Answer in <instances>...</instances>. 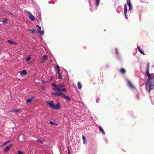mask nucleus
Listing matches in <instances>:
<instances>
[{
    "label": "nucleus",
    "mask_w": 154,
    "mask_h": 154,
    "mask_svg": "<svg viewBox=\"0 0 154 154\" xmlns=\"http://www.w3.org/2000/svg\"><path fill=\"white\" fill-rule=\"evenodd\" d=\"M137 98L138 99H139V96H138V95H137Z\"/></svg>",
    "instance_id": "c03bdc74"
},
{
    "label": "nucleus",
    "mask_w": 154,
    "mask_h": 154,
    "mask_svg": "<svg viewBox=\"0 0 154 154\" xmlns=\"http://www.w3.org/2000/svg\"><path fill=\"white\" fill-rule=\"evenodd\" d=\"M60 108V104L59 103H57L55 106H54L53 109L55 110H57L59 109Z\"/></svg>",
    "instance_id": "1a4fd4ad"
},
{
    "label": "nucleus",
    "mask_w": 154,
    "mask_h": 154,
    "mask_svg": "<svg viewBox=\"0 0 154 154\" xmlns=\"http://www.w3.org/2000/svg\"><path fill=\"white\" fill-rule=\"evenodd\" d=\"M20 110V109H13L11 112H14V113H16L17 112H18Z\"/></svg>",
    "instance_id": "5701e85b"
},
{
    "label": "nucleus",
    "mask_w": 154,
    "mask_h": 154,
    "mask_svg": "<svg viewBox=\"0 0 154 154\" xmlns=\"http://www.w3.org/2000/svg\"><path fill=\"white\" fill-rule=\"evenodd\" d=\"M7 21H8L7 19L6 18H5L3 20L2 22L4 23H5L7 22Z\"/></svg>",
    "instance_id": "a878e982"
},
{
    "label": "nucleus",
    "mask_w": 154,
    "mask_h": 154,
    "mask_svg": "<svg viewBox=\"0 0 154 154\" xmlns=\"http://www.w3.org/2000/svg\"><path fill=\"white\" fill-rule=\"evenodd\" d=\"M27 73V71L25 70H22L20 72V74L21 75L23 76L26 75Z\"/></svg>",
    "instance_id": "0eeeda50"
},
{
    "label": "nucleus",
    "mask_w": 154,
    "mask_h": 154,
    "mask_svg": "<svg viewBox=\"0 0 154 154\" xmlns=\"http://www.w3.org/2000/svg\"><path fill=\"white\" fill-rule=\"evenodd\" d=\"M96 101L97 102V103H98V102L99 101V100L98 99H97L96 100Z\"/></svg>",
    "instance_id": "79ce46f5"
},
{
    "label": "nucleus",
    "mask_w": 154,
    "mask_h": 154,
    "mask_svg": "<svg viewBox=\"0 0 154 154\" xmlns=\"http://www.w3.org/2000/svg\"><path fill=\"white\" fill-rule=\"evenodd\" d=\"M24 13L27 16L31 14V13H30L29 11H28L27 10H25L24 11Z\"/></svg>",
    "instance_id": "412c9836"
},
{
    "label": "nucleus",
    "mask_w": 154,
    "mask_h": 154,
    "mask_svg": "<svg viewBox=\"0 0 154 154\" xmlns=\"http://www.w3.org/2000/svg\"><path fill=\"white\" fill-rule=\"evenodd\" d=\"M127 81L128 82V85L129 86V87L132 89H135L134 87V86L131 84V83L130 81H129V80L128 79H127Z\"/></svg>",
    "instance_id": "39448f33"
},
{
    "label": "nucleus",
    "mask_w": 154,
    "mask_h": 154,
    "mask_svg": "<svg viewBox=\"0 0 154 154\" xmlns=\"http://www.w3.org/2000/svg\"><path fill=\"white\" fill-rule=\"evenodd\" d=\"M47 57H48V56L47 55H44V56H42V57L41 59V60H40L41 61L42 63L44 62V61H45V60L47 59Z\"/></svg>",
    "instance_id": "6e6552de"
},
{
    "label": "nucleus",
    "mask_w": 154,
    "mask_h": 154,
    "mask_svg": "<svg viewBox=\"0 0 154 154\" xmlns=\"http://www.w3.org/2000/svg\"><path fill=\"white\" fill-rule=\"evenodd\" d=\"M52 94L55 96H57V92L52 93Z\"/></svg>",
    "instance_id": "cd10ccee"
},
{
    "label": "nucleus",
    "mask_w": 154,
    "mask_h": 154,
    "mask_svg": "<svg viewBox=\"0 0 154 154\" xmlns=\"http://www.w3.org/2000/svg\"><path fill=\"white\" fill-rule=\"evenodd\" d=\"M49 123L51 125H54L55 124L52 121H50L49 122Z\"/></svg>",
    "instance_id": "f704fd0d"
},
{
    "label": "nucleus",
    "mask_w": 154,
    "mask_h": 154,
    "mask_svg": "<svg viewBox=\"0 0 154 154\" xmlns=\"http://www.w3.org/2000/svg\"><path fill=\"white\" fill-rule=\"evenodd\" d=\"M34 98V97H32L31 98H28L26 100V103H30L32 101L33 99Z\"/></svg>",
    "instance_id": "9d476101"
},
{
    "label": "nucleus",
    "mask_w": 154,
    "mask_h": 154,
    "mask_svg": "<svg viewBox=\"0 0 154 154\" xmlns=\"http://www.w3.org/2000/svg\"><path fill=\"white\" fill-rule=\"evenodd\" d=\"M57 71L58 74V75L60 74V69H59V70H57Z\"/></svg>",
    "instance_id": "4c0bfd02"
},
{
    "label": "nucleus",
    "mask_w": 154,
    "mask_h": 154,
    "mask_svg": "<svg viewBox=\"0 0 154 154\" xmlns=\"http://www.w3.org/2000/svg\"><path fill=\"white\" fill-rule=\"evenodd\" d=\"M54 78V77L53 76H51V78L50 79V80L49 81V82L52 79Z\"/></svg>",
    "instance_id": "58836bf2"
},
{
    "label": "nucleus",
    "mask_w": 154,
    "mask_h": 154,
    "mask_svg": "<svg viewBox=\"0 0 154 154\" xmlns=\"http://www.w3.org/2000/svg\"><path fill=\"white\" fill-rule=\"evenodd\" d=\"M124 12V14H125V16H127V12H126V13H125V12Z\"/></svg>",
    "instance_id": "a19ab883"
},
{
    "label": "nucleus",
    "mask_w": 154,
    "mask_h": 154,
    "mask_svg": "<svg viewBox=\"0 0 154 154\" xmlns=\"http://www.w3.org/2000/svg\"><path fill=\"white\" fill-rule=\"evenodd\" d=\"M38 33H40V35H42L44 34V32L43 31H40V32H39Z\"/></svg>",
    "instance_id": "c756f323"
},
{
    "label": "nucleus",
    "mask_w": 154,
    "mask_h": 154,
    "mask_svg": "<svg viewBox=\"0 0 154 154\" xmlns=\"http://www.w3.org/2000/svg\"><path fill=\"white\" fill-rule=\"evenodd\" d=\"M137 49L139 51V52L143 55H145L144 53V51L143 50H141L140 48L137 45Z\"/></svg>",
    "instance_id": "4468645a"
},
{
    "label": "nucleus",
    "mask_w": 154,
    "mask_h": 154,
    "mask_svg": "<svg viewBox=\"0 0 154 154\" xmlns=\"http://www.w3.org/2000/svg\"><path fill=\"white\" fill-rule=\"evenodd\" d=\"M99 128L100 130V132L102 133V134H105V132L104 131L103 129V128L101 126H99Z\"/></svg>",
    "instance_id": "9b49d317"
},
{
    "label": "nucleus",
    "mask_w": 154,
    "mask_h": 154,
    "mask_svg": "<svg viewBox=\"0 0 154 154\" xmlns=\"http://www.w3.org/2000/svg\"><path fill=\"white\" fill-rule=\"evenodd\" d=\"M31 59V57L30 56H29L27 57L26 59V60L27 61H29Z\"/></svg>",
    "instance_id": "c85d7f7f"
},
{
    "label": "nucleus",
    "mask_w": 154,
    "mask_h": 154,
    "mask_svg": "<svg viewBox=\"0 0 154 154\" xmlns=\"http://www.w3.org/2000/svg\"><path fill=\"white\" fill-rule=\"evenodd\" d=\"M58 78H59V79H62V75H60V74L58 75Z\"/></svg>",
    "instance_id": "2f4dec72"
},
{
    "label": "nucleus",
    "mask_w": 154,
    "mask_h": 154,
    "mask_svg": "<svg viewBox=\"0 0 154 154\" xmlns=\"http://www.w3.org/2000/svg\"><path fill=\"white\" fill-rule=\"evenodd\" d=\"M77 85L78 86V88L79 89H81L82 87V85L80 82H78Z\"/></svg>",
    "instance_id": "2eb2a0df"
},
{
    "label": "nucleus",
    "mask_w": 154,
    "mask_h": 154,
    "mask_svg": "<svg viewBox=\"0 0 154 154\" xmlns=\"http://www.w3.org/2000/svg\"><path fill=\"white\" fill-rule=\"evenodd\" d=\"M90 10H91V12H92V10H91V8H90Z\"/></svg>",
    "instance_id": "de8ad7c7"
},
{
    "label": "nucleus",
    "mask_w": 154,
    "mask_h": 154,
    "mask_svg": "<svg viewBox=\"0 0 154 154\" xmlns=\"http://www.w3.org/2000/svg\"><path fill=\"white\" fill-rule=\"evenodd\" d=\"M36 27L37 30V32L38 33V32H40V31L41 30V26L38 25H37L36 26Z\"/></svg>",
    "instance_id": "ddd939ff"
},
{
    "label": "nucleus",
    "mask_w": 154,
    "mask_h": 154,
    "mask_svg": "<svg viewBox=\"0 0 154 154\" xmlns=\"http://www.w3.org/2000/svg\"><path fill=\"white\" fill-rule=\"evenodd\" d=\"M64 85H57V87L53 88L52 89L54 91H58L66 92V90L64 88Z\"/></svg>",
    "instance_id": "f03ea898"
},
{
    "label": "nucleus",
    "mask_w": 154,
    "mask_h": 154,
    "mask_svg": "<svg viewBox=\"0 0 154 154\" xmlns=\"http://www.w3.org/2000/svg\"><path fill=\"white\" fill-rule=\"evenodd\" d=\"M116 53L117 54H118V51H117V48H116Z\"/></svg>",
    "instance_id": "ea45409f"
},
{
    "label": "nucleus",
    "mask_w": 154,
    "mask_h": 154,
    "mask_svg": "<svg viewBox=\"0 0 154 154\" xmlns=\"http://www.w3.org/2000/svg\"><path fill=\"white\" fill-rule=\"evenodd\" d=\"M42 82L43 83H48L49 82V81H44L43 80H42Z\"/></svg>",
    "instance_id": "c9c22d12"
},
{
    "label": "nucleus",
    "mask_w": 154,
    "mask_h": 154,
    "mask_svg": "<svg viewBox=\"0 0 154 154\" xmlns=\"http://www.w3.org/2000/svg\"><path fill=\"white\" fill-rule=\"evenodd\" d=\"M10 141L9 140V141H6L5 142L3 143V144H2V145H1V146L2 147V146H5V145H6V144L9 143H10Z\"/></svg>",
    "instance_id": "6ab92c4d"
},
{
    "label": "nucleus",
    "mask_w": 154,
    "mask_h": 154,
    "mask_svg": "<svg viewBox=\"0 0 154 154\" xmlns=\"http://www.w3.org/2000/svg\"><path fill=\"white\" fill-rule=\"evenodd\" d=\"M100 2V0H95V5L96 6L99 5Z\"/></svg>",
    "instance_id": "dca6fc26"
},
{
    "label": "nucleus",
    "mask_w": 154,
    "mask_h": 154,
    "mask_svg": "<svg viewBox=\"0 0 154 154\" xmlns=\"http://www.w3.org/2000/svg\"><path fill=\"white\" fill-rule=\"evenodd\" d=\"M124 12H125V13L127 12V5L126 3H125L124 4Z\"/></svg>",
    "instance_id": "f3484780"
},
{
    "label": "nucleus",
    "mask_w": 154,
    "mask_h": 154,
    "mask_svg": "<svg viewBox=\"0 0 154 154\" xmlns=\"http://www.w3.org/2000/svg\"><path fill=\"white\" fill-rule=\"evenodd\" d=\"M68 149H69V148H68ZM68 154H70V151L69 150L68 152Z\"/></svg>",
    "instance_id": "37998d69"
},
{
    "label": "nucleus",
    "mask_w": 154,
    "mask_h": 154,
    "mask_svg": "<svg viewBox=\"0 0 154 154\" xmlns=\"http://www.w3.org/2000/svg\"><path fill=\"white\" fill-rule=\"evenodd\" d=\"M29 31H31L32 33H33L34 32L35 30L34 29H30L29 30Z\"/></svg>",
    "instance_id": "72a5a7b5"
},
{
    "label": "nucleus",
    "mask_w": 154,
    "mask_h": 154,
    "mask_svg": "<svg viewBox=\"0 0 154 154\" xmlns=\"http://www.w3.org/2000/svg\"><path fill=\"white\" fill-rule=\"evenodd\" d=\"M120 71V72L123 74H124L126 72V71L125 69L123 68H122Z\"/></svg>",
    "instance_id": "aec40b11"
},
{
    "label": "nucleus",
    "mask_w": 154,
    "mask_h": 154,
    "mask_svg": "<svg viewBox=\"0 0 154 154\" xmlns=\"http://www.w3.org/2000/svg\"><path fill=\"white\" fill-rule=\"evenodd\" d=\"M127 3L128 5L131 4V3L130 2V0H127Z\"/></svg>",
    "instance_id": "bb28decb"
},
{
    "label": "nucleus",
    "mask_w": 154,
    "mask_h": 154,
    "mask_svg": "<svg viewBox=\"0 0 154 154\" xmlns=\"http://www.w3.org/2000/svg\"><path fill=\"white\" fill-rule=\"evenodd\" d=\"M52 86L54 87V88L57 87V85H56L54 83H52L51 85Z\"/></svg>",
    "instance_id": "7c9ffc66"
},
{
    "label": "nucleus",
    "mask_w": 154,
    "mask_h": 154,
    "mask_svg": "<svg viewBox=\"0 0 154 154\" xmlns=\"http://www.w3.org/2000/svg\"><path fill=\"white\" fill-rule=\"evenodd\" d=\"M42 88V90H44V87H42V88Z\"/></svg>",
    "instance_id": "49530a36"
},
{
    "label": "nucleus",
    "mask_w": 154,
    "mask_h": 154,
    "mask_svg": "<svg viewBox=\"0 0 154 154\" xmlns=\"http://www.w3.org/2000/svg\"><path fill=\"white\" fill-rule=\"evenodd\" d=\"M129 6V9L130 10H131L133 8L132 5L131 4L128 5Z\"/></svg>",
    "instance_id": "393cba45"
},
{
    "label": "nucleus",
    "mask_w": 154,
    "mask_h": 154,
    "mask_svg": "<svg viewBox=\"0 0 154 154\" xmlns=\"http://www.w3.org/2000/svg\"><path fill=\"white\" fill-rule=\"evenodd\" d=\"M149 63L147 64V68L146 69V75L148 77L147 81L146 83V90L150 92L151 90L154 89V79L152 74H150L149 72Z\"/></svg>",
    "instance_id": "f257e3e1"
},
{
    "label": "nucleus",
    "mask_w": 154,
    "mask_h": 154,
    "mask_svg": "<svg viewBox=\"0 0 154 154\" xmlns=\"http://www.w3.org/2000/svg\"><path fill=\"white\" fill-rule=\"evenodd\" d=\"M61 96L62 98L67 99L68 100H71L69 97L66 96L64 94L61 92H57V96Z\"/></svg>",
    "instance_id": "7ed1b4c3"
},
{
    "label": "nucleus",
    "mask_w": 154,
    "mask_h": 154,
    "mask_svg": "<svg viewBox=\"0 0 154 154\" xmlns=\"http://www.w3.org/2000/svg\"><path fill=\"white\" fill-rule=\"evenodd\" d=\"M13 145L12 144H10L9 146H6V148L4 150V152H6L8 151L13 146Z\"/></svg>",
    "instance_id": "20e7f679"
},
{
    "label": "nucleus",
    "mask_w": 154,
    "mask_h": 154,
    "mask_svg": "<svg viewBox=\"0 0 154 154\" xmlns=\"http://www.w3.org/2000/svg\"><path fill=\"white\" fill-rule=\"evenodd\" d=\"M37 142L40 143L41 144H43L44 142L43 141L40 139H38L37 140Z\"/></svg>",
    "instance_id": "b1692460"
},
{
    "label": "nucleus",
    "mask_w": 154,
    "mask_h": 154,
    "mask_svg": "<svg viewBox=\"0 0 154 154\" xmlns=\"http://www.w3.org/2000/svg\"><path fill=\"white\" fill-rule=\"evenodd\" d=\"M29 17L30 20L32 21H34L35 20L34 17L31 14L29 16Z\"/></svg>",
    "instance_id": "f8f14e48"
},
{
    "label": "nucleus",
    "mask_w": 154,
    "mask_h": 154,
    "mask_svg": "<svg viewBox=\"0 0 154 154\" xmlns=\"http://www.w3.org/2000/svg\"><path fill=\"white\" fill-rule=\"evenodd\" d=\"M48 103L49 105V106L53 109V107L54 106V103L53 101H48Z\"/></svg>",
    "instance_id": "423d86ee"
},
{
    "label": "nucleus",
    "mask_w": 154,
    "mask_h": 154,
    "mask_svg": "<svg viewBox=\"0 0 154 154\" xmlns=\"http://www.w3.org/2000/svg\"><path fill=\"white\" fill-rule=\"evenodd\" d=\"M8 42L11 44H15V45L16 44V43H14V42H13V41H11L10 40H8Z\"/></svg>",
    "instance_id": "4be33fe9"
},
{
    "label": "nucleus",
    "mask_w": 154,
    "mask_h": 154,
    "mask_svg": "<svg viewBox=\"0 0 154 154\" xmlns=\"http://www.w3.org/2000/svg\"><path fill=\"white\" fill-rule=\"evenodd\" d=\"M125 17L126 19H127L128 18V17H127V16H125Z\"/></svg>",
    "instance_id": "a18cd8bd"
},
{
    "label": "nucleus",
    "mask_w": 154,
    "mask_h": 154,
    "mask_svg": "<svg viewBox=\"0 0 154 154\" xmlns=\"http://www.w3.org/2000/svg\"><path fill=\"white\" fill-rule=\"evenodd\" d=\"M17 153L18 154H23V153L22 152L19 151H17Z\"/></svg>",
    "instance_id": "473e14b6"
},
{
    "label": "nucleus",
    "mask_w": 154,
    "mask_h": 154,
    "mask_svg": "<svg viewBox=\"0 0 154 154\" xmlns=\"http://www.w3.org/2000/svg\"><path fill=\"white\" fill-rule=\"evenodd\" d=\"M151 101H152V99L151 98Z\"/></svg>",
    "instance_id": "09e8293b"
},
{
    "label": "nucleus",
    "mask_w": 154,
    "mask_h": 154,
    "mask_svg": "<svg viewBox=\"0 0 154 154\" xmlns=\"http://www.w3.org/2000/svg\"><path fill=\"white\" fill-rule=\"evenodd\" d=\"M56 68H57V70H59V69H60V67L58 65H56Z\"/></svg>",
    "instance_id": "e433bc0d"
},
{
    "label": "nucleus",
    "mask_w": 154,
    "mask_h": 154,
    "mask_svg": "<svg viewBox=\"0 0 154 154\" xmlns=\"http://www.w3.org/2000/svg\"><path fill=\"white\" fill-rule=\"evenodd\" d=\"M82 137L84 144H86L87 143V142L85 140V136L84 135H82Z\"/></svg>",
    "instance_id": "a211bd4d"
}]
</instances>
